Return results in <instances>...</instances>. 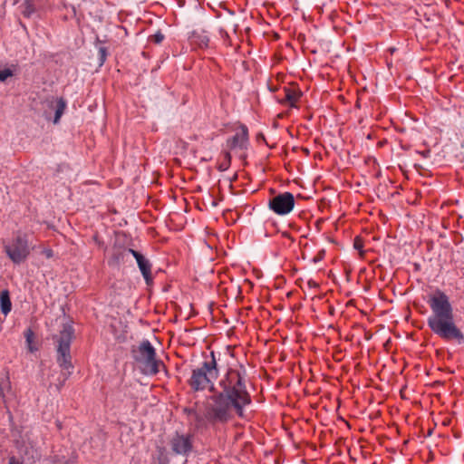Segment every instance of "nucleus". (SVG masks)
I'll use <instances>...</instances> for the list:
<instances>
[{"label":"nucleus","instance_id":"1a4fd4ad","mask_svg":"<svg viewBox=\"0 0 464 464\" xmlns=\"http://www.w3.org/2000/svg\"><path fill=\"white\" fill-rule=\"evenodd\" d=\"M128 251L136 259L140 273L145 280L148 286H151L154 283V278L151 273L152 265L150 261L145 257L141 253L132 248H129Z\"/></svg>","mask_w":464,"mask_h":464},{"label":"nucleus","instance_id":"412c9836","mask_svg":"<svg viewBox=\"0 0 464 464\" xmlns=\"http://www.w3.org/2000/svg\"><path fill=\"white\" fill-rule=\"evenodd\" d=\"M14 75V72L11 69L5 68L4 70H0V82H5L7 78Z\"/></svg>","mask_w":464,"mask_h":464},{"label":"nucleus","instance_id":"a878e982","mask_svg":"<svg viewBox=\"0 0 464 464\" xmlns=\"http://www.w3.org/2000/svg\"><path fill=\"white\" fill-rule=\"evenodd\" d=\"M112 257H113V259H114L116 262H119V261H120V259L123 257V255H122V253H121V252H120V253H115V254H113V256H112Z\"/></svg>","mask_w":464,"mask_h":464},{"label":"nucleus","instance_id":"bb28decb","mask_svg":"<svg viewBox=\"0 0 464 464\" xmlns=\"http://www.w3.org/2000/svg\"><path fill=\"white\" fill-rule=\"evenodd\" d=\"M55 425H56V427H57V429H58L59 430H61L63 429V423H62V421H60L59 420H57L55 421Z\"/></svg>","mask_w":464,"mask_h":464},{"label":"nucleus","instance_id":"4468645a","mask_svg":"<svg viewBox=\"0 0 464 464\" xmlns=\"http://www.w3.org/2000/svg\"><path fill=\"white\" fill-rule=\"evenodd\" d=\"M24 337L29 352L34 353L38 351L37 343L35 341V334L31 328H28L24 331Z\"/></svg>","mask_w":464,"mask_h":464},{"label":"nucleus","instance_id":"9b49d317","mask_svg":"<svg viewBox=\"0 0 464 464\" xmlns=\"http://www.w3.org/2000/svg\"><path fill=\"white\" fill-rule=\"evenodd\" d=\"M209 37L206 31H193L190 35V43L192 45L206 49L209 45Z\"/></svg>","mask_w":464,"mask_h":464},{"label":"nucleus","instance_id":"f8f14e48","mask_svg":"<svg viewBox=\"0 0 464 464\" xmlns=\"http://www.w3.org/2000/svg\"><path fill=\"white\" fill-rule=\"evenodd\" d=\"M41 0H24L21 5L22 14L25 18H30L38 10Z\"/></svg>","mask_w":464,"mask_h":464},{"label":"nucleus","instance_id":"423d86ee","mask_svg":"<svg viewBox=\"0 0 464 464\" xmlns=\"http://www.w3.org/2000/svg\"><path fill=\"white\" fill-rule=\"evenodd\" d=\"M295 199L291 192L285 191L272 197L268 201V208L278 216L289 214L295 208Z\"/></svg>","mask_w":464,"mask_h":464},{"label":"nucleus","instance_id":"aec40b11","mask_svg":"<svg viewBox=\"0 0 464 464\" xmlns=\"http://www.w3.org/2000/svg\"><path fill=\"white\" fill-rule=\"evenodd\" d=\"M164 38H165L164 34L160 31H158L154 34L150 35L148 41L150 43L160 44L162 43Z\"/></svg>","mask_w":464,"mask_h":464},{"label":"nucleus","instance_id":"a211bd4d","mask_svg":"<svg viewBox=\"0 0 464 464\" xmlns=\"http://www.w3.org/2000/svg\"><path fill=\"white\" fill-rule=\"evenodd\" d=\"M363 246H364L363 239L359 236L355 237L353 239V247H354V249L358 250L359 255L362 258H363L364 255H365Z\"/></svg>","mask_w":464,"mask_h":464},{"label":"nucleus","instance_id":"f03ea898","mask_svg":"<svg viewBox=\"0 0 464 464\" xmlns=\"http://www.w3.org/2000/svg\"><path fill=\"white\" fill-rule=\"evenodd\" d=\"M428 304L432 312L427 320L430 331L446 342L463 343L464 334L455 324L453 308L449 296L443 291L437 289L430 296Z\"/></svg>","mask_w":464,"mask_h":464},{"label":"nucleus","instance_id":"6ab92c4d","mask_svg":"<svg viewBox=\"0 0 464 464\" xmlns=\"http://www.w3.org/2000/svg\"><path fill=\"white\" fill-rule=\"evenodd\" d=\"M108 49L106 47H100L99 50H98V55H99V66H102L106 60H107V57H108Z\"/></svg>","mask_w":464,"mask_h":464},{"label":"nucleus","instance_id":"b1692460","mask_svg":"<svg viewBox=\"0 0 464 464\" xmlns=\"http://www.w3.org/2000/svg\"><path fill=\"white\" fill-rule=\"evenodd\" d=\"M281 236H282V237H284V238H287V239H289V240L291 241V243H294V242H295V237H294L290 234V232H288V231H283V232L281 233Z\"/></svg>","mask_w":464,"mask_h":464},{"label":"nucleus","instance_id":"f3484780","mask_svg":"<svg viewBox=\"0 0 464 464\" xmlns=\"http://www.w3.org/2000/svg\"><path fill=\"white\" fill-rule=\"evenodd\" d=\"M157 449H158V456H157L158 464H169V459L166 452L165 447L159 446V447H157Z\"/></svg>","mask_w":464,"mask_h":464},{"label":"nucleus","instance_id":"7ed1b4c3","mask_svg":"<svg viewBox=\"0 0 464 464\" xmlns=\"http://www.w3.org/2000/svg\"><path fill=\"white\" fill-rule=\"evenodd\" d=\"M73 338L74 329L70 324H63L59 334L53 337L56 343V362L61 369V377L63 378L61 385H63L69 379L74 367L71 355V344Z\"/></svg>","mask_w":464,"mask_h":464},{"label":"nucleus","instance_id":"2eb2a0df","mask_svg":"<svg viewBox=\"0 0 464 464\" xmlns=\"http://www.w3.org/2000/svg\"><path fill=\"white\" fill-rule=\"evenodd\" d=\"M66 101L63 98H57L55 100V113L53 118V123H58L62 115L63 114L65 109H66Z\"/></svg>","mask_w":464,"mask_h":464},{"label":"nucleus","instance_id":"ddd939ff","mask_svg":"<svg viewBox=\"0 0 464 464\" xmlns=\"http://www.w3.org/2000/svg\"><path fill=\"white\" fill-rule=\"evenodd\" d=\"M0 306H1V312L5 315H6L12 309L10 295L7 290H4L0 294Z\"/></svg>","mask_w":464,"mask_h":464},{"label":"nucleus","instance_id":"9d476101","mask_svg":"<svg viewBox=\"0 0 464 464\" xmlns=\"http://www.w3.org/2000/svg\"><path fill=\"white\" fill-rule=\"evenodd\" d=\"M249 140L248 129L245 124H239L238 131L226 141V146L229 150L239 148L246 149Z\"/></svg>","mask_w":464,"mask_h":464},{"label":"nucleus","instance_id":"39448f33","mask_svg":"<svg viewBox=\"0 0 464 464\" xmlns=\"http://www.w3.org/2000/svg\"><path fill=\"white\" fill-rule=\"evenodd\" d=\"M4 250L14 264L24 263L31 253L27 235L20 232L16 233L12 241L4 246Z\"/></svg>","mask_w":464,"mask_h":464},{"label":"nucleus","instance_id":"dca6fc26","mask_svg":"<svg viewBox=\"0 0 464 464\" xmlns=\"http://www.w3.org/2000/svg\"><path fill=\"white\" fill-rule=\"evenodd\" d=\"M231 154L228 150L222 152V160L219 162L218 166V169L219 171L227 170L231 165Z\"/></svg>","mask_w":464,"mask_h":464},{"label":"nucleus","instance_id":"473e14b6","mask_svg":"<svg viewBox=\"0 0 464 464\" xmlns=\"http://www.w3.org/2000/svg\"><path fill=\"white\" fill-rule=\"evenodd\" d=\"M308 284H309L310 285H316V284H315L314 282H312V281H308Z\"/></svg>","mask_w":464,"mask_h":464},{"label":"nucleus","instance_id":"5701e85b","mask_svg":"<svg viewBox=\"0 0 464 464\" xmlns=\"http://www.w3.org/2000/svg\"><path fill=\"white\" fill-rule=\"evenodd\" d=\"M42 255H44L46 258H52L53 256V250L50 247L44 248L42 250Z\"/></svg>","mask_w":464,"mask_h":464},{"label":"nucleus","instance_id":"cd10ccee","mask_svg":"<svg viewBox=\"0 0 464 464\" xmlns=\"http://www.w3.org/2000/svg\"><path fill=\"white\" fill-rule=\"evenodd\" d=\"M269 90H270L272 92H275L279 91V89H278L277 87H275V86H269Z\"/></svg>","mask_w":464,"mask_h":464},{"label":"nucleus","instance_id":"f257e3e1","mask_svg":"<svg viewBox=\"0 0 464 464\" xmlns=\"http://www.w3.org/2000/svg\"><path fill=\"white\" fill-rule=\"evenodd\" d=\"M219 375L218 360L215 353L205 357L200 366L191 371V375L187 383L193 392H200L208 390L210 395L203 402L201 412L192 409H186L188 413H193L198 426L203 424L216 428L220 424L230 421L235 415L238 418L245 417V409L252 403V396L247 390L245 370L239 371L228 368L222 378L214 382Z\"/></svg>","mask_w":464,"mask_h":464},{"label":"nucleus","instance_id":"393cba45","mask_svg":"<svg viewBox=\"0 0 464 464\" xmlns=\"http://www.w3.org/2000/svg\"><path fill=\"white\" fill-rule=\"evenodd\" d=\"M8 464H24V462L18 459L16 457L11 456L8 459Z\"/></svg>","mask_w":464,"mask_h":464},{"label":"nucleus","instance_id":"0eeeda50","mask_svg":"<svg viewBox=\"0 0 464 464\" xmlns=\"http://www.w3.org/2000/svg\"><path fill=\"white\" fill-rule=\"evenodd\" d=\"M169 445L173 454L188 457L194 448L193 435L190 433L184 434L177 431L169 439Z\"/></svg>","mask_w":464,"mask_h":464},{"label":"nucleus","instance_id":"7c9ffc66","mask_svg":"<svg viewBox=\"0 0 464 464\" xmlns=\"http://www.w3.org/2000/svg\"><path fill=\"white\" fill-rule=\"evenodd\" d=\"M219 33L223 35V37H228V34L226 31L220 30Z\"/></svg>","mask_w":464,"mask_h":464},{"label":"nucleus","instance_id":"2f4dec72","mask_svg":"<svg viewBox=\"0 0 464 464\" xmlns=\"http://www.w3.org/2000/svg\"><path fill=\"white\" fill-rule=\"evenodd\" d=\"M421 154L423 157H427L430 154V150L423 151Z\"/></svg>","mask_w":464,"mask_h":464},{"label":"nucleus","instance_id":"c85d7f7f","mask_svg":"<svg viewBox=\"0 0 464 464\" xmlns=\"http://www.w3.org/2000/svg\"><path fill=\"white\" fill-rule=\"evenodd\" d=\"M53 462H54V463H56V464H68V461H67V460H65V461H60V460H56V459H55V460H53Z\"/></svg>","mask_w":464,"mask_h":464},{"label":"nucleus","instance_id":"c756f323","mask_svg":"<svg viewBox=\"0 0 464 464\" xmlns=\"http://www.w3.org/2000/svg\"><path fill=\"white\" fill-rule=\"evenodd\" d=\"M219 33L223 35V37H228V34L226 31L220 30Z\"/></svg>","mask_w":464,"mask_h":464},{"label":"nucleus","instance_id":"72a5a7b5","mask_svg":"<svg viewBox=\"0 0 464 464\" xmlns=\"http://www.w3.org/2000/svg\"><path fill=\"white\" fill-rule=\"evenodd\" d=\"M308 284H309L310 285H316V284H315L314 282H312V281H308Z\"/></svg>","mask_w":464,"mask_h":464},{"label":"nucleus","instance_id":"6e6552de","mask_svg":"<svg viewBox=\"0 0 464 464\" xmlns=\"http://www.w3.org/2000/svg\"><path fill=\"white\" fill-rule=\"evenodd\" d=\"M303 96V92L296 83L285 86L282 93L277 97V101L282 105H287L291 108H298L297 103Z\"/></svg>","mask_w":464,"mask_h":464},{"label":"nucleus","instance_id":"4be33fe9","mask_svg":"<svg viewBox=\"0 0 464 464\" xmlns=\"http://www.w3.org/2000/svg\"><path fill=\"white\" fill-rule=\"evenodd\" d=\"M92 241L99 246V247H103L104 246V241L101 238L100 235L98 232H95L93 235H92Z\"/></svg>","mask_w":464,"mask_h":464},{"label":"nucleus","instance_id":"20e7f679","mask_svg":"<svg viewBox=\"0 0 464 464\" xmlns=\"http://www.w3.org/2000/svg\"><path fill=\"white\" fill-rule=\"evenodd\" d=\"M130 354L134 363L145 375H157L161 368L167 371L166 365L158 358L156 349L149 340H142L138 345H132Z\"/></svg>","mask_w":464,"mask_h":464}]
</instances>
